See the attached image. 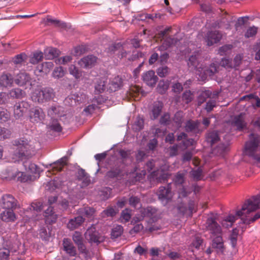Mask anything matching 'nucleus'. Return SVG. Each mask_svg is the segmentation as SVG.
<instances>
[{"label": "nucleus", "mask_w": 260, "mask_h": 260, "mask_svg": "<svg viewBox=\"0 0 260 260\" xmlns=\"http://www.w3.org/2000/svg\"><path fill=\"white\" fill-rule=\"evenodd\" d=\"M84 219L82 216H79L70 219L68 223V228L71 230H73L79 227L84 222Z\"/></svg>", "instance_id": "30"}, {"label": "nucleus", "mask_w": 260, "mask_h": 260, "mask_svg": "<svg viewBox=\"0 0 260 260\" xmlns=\"http://www.w3.org/2000/svg\"><path fill=\"white\" fill-rule=\"evenodd\" d=\"M72 58L71 56H64L62 57H60L59 58H57L55 59V62L57 64H66L68 62L71 61Z\"/></svg>", "instance_id": "53"}, {"label": "nucleus", "mask_w": 260, "mask_h": 260, "mask_svg": "<svg viewBox=\"0 0 260 260\" xmlns=\"http://www.w3.org/2000/svg\"><path fill=\"white\" fill-rule=\"evenodd\" d=\"M146 174V172L145 170H142L141 171L138 170L137 168H136L133 173V175H135V181H139L143 177H144Z\"/></svg>", "instance_id": "55"}, {"label": "nucleus", "mask_w": 260, "mask_h": 260, "mask_svg": "<svg viewBox=\"0 0 260 260\" xmlns=\"http://www.w3.org/2000/svg\"><path fill=\"white\" fill-rule=\"evenodd\" d=\"M199 57V52H194V54L189 57L187 64L190 70L196 71V74L199 76V79L204 81L208 77L213 76L216 72L217 68L214 63H212L209 67H207L206 63L200 60Z\"/></svg>", "instance_id": "2"}, {"label": "nucleus", "mask_w": 260, "mask_h": 260, "mask_svg": "<svg viewBox=\"0 0 260 260\" xmlns=\"http://www.w3.org/2000/svg\"><path fill=\"white\" fill-rule=\"evenodd\" d=\"M44 216L45 218V221L48 223L54 222L57 217V215L53 212L52 208L51 206H49L45 211Z\"/></svg>", "instance_id": "28"}, {"label": "nucleus", "mask_w": 260, "mask_h": 260, "mask_svg": "<svg viewBox=\"0 0 260 260\" xmlns=\"http://www.w3.org/2000/svg\"><path fill=\"white\" fill-rule=\"evenodd\" d=\"M1 218L2 220L6 222H13L16 219L15 214L13 209H6L1 214Z\"/></svg>", "instance_id": "26"}, {"label": "nucleus", "mask_w": 260, "mask_h": 260, "mask_svg": "<svg viewBox=\"0 0 260 260\" xmlns=\"http://www.w3.org/2000/svg\"><path fill=\"white\" fill-rule=\"evenodd\" d=\"M97 58L93 55L87 56L81 59L78 62L83 68H91L96 61Z\"/></svg>", "instance_id": "21"}, {"label": "nucleus", "mask_w": 260, "mask_h": 260, "mask_svg": "<svg viewBox=\"0 0 260 260\" xmlns=\"http://www.w3.org/2000/svg\"><path fill=\"white\" fill-rule=\"evenodd\" d=\"M259 208L260 194L246 200L241 209L237 210L235 215L230 214L225 217L222 221L221 224L223 227L229 228L239 218L240 223L245 225L249 224L260 218V211L253 214Z\"/></svg>", "instance_id": "1"}, {"label": "nucleus", "mask_w": 260, "mask_h": 260, "mask_svg": "<svg viewBox=\"0 0 260 260\" xmlns=\"http://www.w3.org/2000/svg\"><path fill=\"white\" fill-rule=\"evenodd\" d=\"M206 228L213 238L212 248L215 249L218 253H223L224 246L222 236V230L219 225L213 218H209L206 222Z\"/></svg>", "instance_id": "3"}, {"label": "nucleus", "mask_w": 260, "mask_h": 260, "mask_svg": "<svg viewBox=\"0 0 260 260\" xmlns=\"http://www.w3.org/2000/svg\"><path fill=\"white\" fill-rule=\"evenodd\" d=\"M45 57L48 59L53 58L58 54V50L54 48L49 47L44 50Z\"/></svg>", "instance_id": "41"}, {"label": "nucleus", "mask_w": 260, "mask_h": 260, "mask_svg": "<svg viewBox=\"0 0 260 260\" xmlns=\"http://www.w3.org/2000/svg\"><path fill=\"white\" fill-rule=\"evenodd\" d=\"M219 140L218 134L216 132L209 133L206 137V140L211 146L216 143Z\"/></svg>", "instance_id": "37"}, {"label": "nucleus", "mask_w": 260, "mask_h": 260, "mask_svg": "<svg viewBox=\"0 0 260 260\" xmlns=\"http://www.w3.org/2000/svg\"><path fill=\"white\" fill-rule=\"evenodd\" d=\"M78 179L79 181L81 182V187H86L90 183L89 177L83 170H80L78 171Z\"/></svg>", "instance_id": "25"}, {"label": "nucleus", "mask_w": 260, "mask_h": 260, "mask_svg": "<svg viewBox=\"0 0 260 260\" xmlns=\"http://www.w3.org/2000/svg\"><path fill=\"white\" fill-rule=\"evenodd\" d=\"M157 195L159 200L164 205H166L172 198V193L169 185L167 187H160Z\"/></svg>", "instance_id": "11"}, {"label": "nucleus", "mask_w": 260, "mask_h": 260, "mask_svg": "<svg viewBox=\"0 0 260 260\" xmlns=\"http://www.w3.org/2000/svg\"><path fill=\"white\" fill-rule=\"evenodd\" d=\"M123 232V228L121 225H116L112 230L111 236L113 238H117L119 237Z\"/></svg>", "instance_id": "50"}, {"label": "nucleus", "mask_w": 260, "mask_h": 260, "mask_svg": "<svg viewBox=\"0 0 260 260\" xmlns=\"http://www.w3.org/2000/svg\"><path fill=\"white\" fill-rule=\"evenodd\" d=\"M143 119L140 117H138L133 125V128L136 131H140L143 128Z\"/></svg>", "instance_id": "58"}, {"label": "nucleus", "mask_w": 260, "mask_h": 260, "mask_svg": "<svg viewBox=\"0 0 260 260\" xmlns=\"http://www.w3.org/2000/svg\"><path fill=\"white\" fill-rule=\"evenodd\" d=\"M11 131L5 128L0 127V140H4L9 138L11 136Z\"/></svg>", "instance_id": "51"}, {"label": "nucleus", "mask_w": 260, "mask_h": 260, "mask_svg": "<svg viewBox=\"0 0 260 260\" xmlns=\"http://www.w3.org/2000/svg\"><path fill=\"white\" fill-rule=\"evenodd\" d=\"M9 250L5 248L0 249V260H8L9 256Z\"/></svg>", "instance_id": "63"}, {"label": "nucleus", "mask_w": 260, "mask_h": 260, "mask_svg": "<svg viewBox=\"0 0 260 260\" xmlns=\"http://www.w3.org/2000/svg\"><path fill=\"white\" fill-rule=\"evenodd\" d=\"M194 210V204L192 202L189 203L188 208L183 204L178 207V210L180 213L187 216H191Z\"/></svg>", "instance_id": "32"}, {"label": "nucleus", "mask_w": 260, "mask_h": 260, "mask_svg": "<svg viewBox=\"0 0 260 260\" xmlns=\"http://www.w3.org/2000/svg\"><path fill=\"white\" fill-rule=\"evenodd\" d=\"M73 240L77 245L79 252V254H82L86 258H91L93 253L87 249L83 242L82 234L78 232H75L72 236Z\"/></svg>", "instance_id": "8"}, {"label": "nucleus", "mask_w": 260, "mask_h": 260, "mask_svg": "<svg viewBox=\"0 0 260 260\" xmlns=\"http://www.w3.org/2000/svg\"><path fill=\"white\" fill-rule=\"evenodd\" d=\"M233 21L229 15H225L222 18L221 21L218 23V27L222 29H229L231 28V23Z\"/></svg>", "instance_id": "33"}, {"label": "nucleus", "mask_w": 260, "mask_h": 260, "mask_svg": "<svg viewBox=\"0 0 260 260\" xmlns=\"http://www.w3.org/2000/svg\"><path fill=\"white\" fill-rule=\"evenodd\" d=\"M43 58V54L41 51H37L34 52L30 56L29 62L34 64L38 63Z\"/></svg>", "instance_id": "40"}, {"label": "nucleus", "mask_w": 260, "mask_h": 260, "mask_svg": "<svg viewBox=\"0 0 260 260\" xmlns=\"http://www.w3.org/2000/svg\"><path fill=\"white\" fill-rule=\"evenodd\" d=\"M131 217V211L128 209L123 210L121 215L120 219L122 222L128 221Z\"/></svg>", "instance_id": "57"}, {"label": "nucleus", "mask_w": 260, "mask_h": 260, "mask_svg": "<svg viewBox=\"0 0 260 260\" xmlns=\"http://www.w3.org/2000/svg\"><path fill=\"white\" fill-rule=\"evenodd\" d=\"M232 125L236 129L241 130L245 126L244 115L242 114L235 116L232 121Z\"/></svg>", "instance_id": "23"}, {"label": "nucleus", "mask_w": 260, "mask_h": 260, "mask_svg": "<svg viewBox=\"0 0 260 260\" xmlns=\"http://www.w3.org/2000/svg\"><path fill=\"white\" fill-rule=\"evenodd\" d=\"M27 56L25 54H20L16 56L13 59L15 64H22L26 59Z\"/></svg>", "instance_id": "59"}, {"label": "nucleus", "mask_w": 260, "mask_h": 260, "mask_svg": "<svg viewBox=\"0 0 260 260\" xmlns=\"http://www.w3.org/2000/svg\"><path fill=\"white\" fill-rule=\"evenodd\" d=\"M257 27L254 26L249 27L245 32V37L248 38L254 36L257 32Z\"/></svg>", "instance_id": "56"}, {"label": "nucleus", "mask_w": 260, "mask_h": 260, "mask_svg": "<svg viewBox=\"0 0 260 260\" xmlns=\"http://www.w3.org/2000/svg\"><path fill=\"white\" fill-rule=\"evenodd\" d=\"M202 172L200 168L192 170L191 172V175L194 180H200L202 177Z\"/></svg>", "instance_id": "61"}, {"label": "nucleus", "mask_w": 260, "mask_h": 260, "mask_svg": "<svg viewBox=\"0 0 260 260\" xmlns=\"http://www.w3.org/2000/svg\"><path fill=\"white\" fill-rule=\"evenodd\" d=\"M180 190L179 191V198L185 197L187 195V194L191 192L192 190V187H185L184 186H182L181 188L180 189Z\"/></svg>", "instance_id": "60"}, {"label": "nucleus", "mask_w": 260, "mask_h": 260, "mask_svg": "<svg viewBox=\"0 0 260 260\" xmlns=\"http://www.w3.org/2000/svg\"><path fill=\"white\" fill-rule=\"evenodd\" d=\"M259 143V137L254 134H250L249 140L245 144L244 153L260 162V156L257 154Z\"/></svg>", "instance_id": "4"}, {"label": "nucleus", "mask_w": 260, "mask_h": 260, "mask_svg": "<svg viewBox=\"0 0 260 260\" xmlns=\"http://www.w3.org/2000/svg\"><path fill=\"white\" fill-rule=\"evenodd\" d=\"M67 160L68 157H63L58 161L49 165L53 173H54L55 172H59L62 170V168L67 165Z\"/></svg>", "instance_id": "22"}, {"label": "nucleus", "mask_w": 260, "mask_h": 260, "mask_svg": "<svg viewBox=\"0 0 260 260\" xmlns=\"http://www.w3.org/2000/svg\"><path fill=\"white\" fill-rule=\"evenodd\" d=\"M53 63L51 61H48L44 62L41 65V69L40 70V72L44 73L45 74H48L51 69L53 67Z\"/></svg>", "instance_id": "48"}, {"label": "nucleus", "mask_w": 260, "mask_h": 260, "mask_svg": "<svg viewBox=\"0 0 260 260\" xmlns=\"http://www.w3.org/2000/svg\"><path fill=\"white\" fill-rule=\"evenodd\" d=\"M14 145L16 146V155L18 158L29 156L31 155V152L34 151V147L31 142L24 138L16 140Z\"/></svg>", "instance_id": "5"}, {"label": "nucleus", "mask_w": 260, "mask_h": 260, "mask_svg": "<svg viewBox=\"0 0 260 260\" xmlns=\"http://www.w3.org/2000/svg\"><path fill=\"white\" fill-rule=\"evenodd\" d=\"M85 239L90 243H100L104 240V237L96 231L94 225L89 228L85 233Z\"/></svg>", "instance_id": "9"}, {"label": "nucleus", "mask_w": 260, "mask_h": 260, "mask_svg": "<svg viewBox=\"0 0 260 260\" xmlns=\"http://www.w3.org/2000/svg\"><path fill=\"white\" fill-rule=\"evenodd\" d=\"M10 96L13 98H22L25 95V93L19 88H15L11 90L9 92Z\"/></svg>", "instance_id": "42"}, {"label": "nucleus", "mask_w": 260, "mask_h": 260, "mask_svg": "<svg viewBox=\"0 0 260 260\" xmlns=\"http://www.w3.org/2000/svg\"><path fill=\"white\" fill-rule=\"evenodd\" d=\"M183 112L181 111L177 112L174 116V121L176 123L178 127H181L182 122Z\"/></svg>", "instance_id": "54"}, {"label": "nucleus", "mask_w": 260, "mask_h": 260, "mask_svg": "<svg viewBox=\"0 0 260 260\" xmlns=\"http://www.w3.org/2000/svg\"><path fill=\"white\" fill-rule=\"evenodd\" d=\"M45 116L42 109L37 107L32 109L29 113L30 120L34 123L41 122L44 120Z\"/></svg>", "instance_id": "14"}, {"label": "nucleus", "mask_w": 260, "mask_h": 260, "mask_svg": "<svg viewBox=\"0 0 260 260\" xmlns=\"http://www.w3.org/2000/svg\"><path fill=\"white\" fill-rule=\"evenodd\" d=\"M17 169L9 167L2 172V177L7 180H15L17 177Z\"/></svg>", "instance_id": "20"}, {"label": "nucleus", "mask_w": 260, "mask_h": 260, "mask_svg": "<svg viewBox=\"0 0 260 260\" xmlns=\"http://www.w3.org/2000/svg\"><path fill=\"white\" fill-rule=\"evenodd\" d=\"M29 103L25 101H22L16 103L14 107V115L16 119L22 117L29 108Z\"/></svg>", "instance_id": "10"}, {"label": "nucleus", "mask_w": 260, "mask_h": 260, "mask_svg": "<svg viewBox=\"0 0 260 260\" xmlns=\"http://www.w3.org/2000/svg\"><path fill=\"white\" fill-rule=\"evenodd\" d=\"M169 86V81L168 80L165 81L164 80H162L159 82L157 89L159 93L163 94L167 90Z\"/></svg>", "instance_id": "44"}, {"label": "nucleus", "mask_w": 260, "mask_h": 260, "mask_svg": "<svg viewBox=\"0 0 260 260\" xmlns=\"http://www.w3.org/2000/svg\"><path fill=\"white\" fill-rule=\"evenodd\" d=\"M62 245L63 250L69 256H75L77 254L76 248L70 239H64Z\"/></svg>", "instance_id": "19"}, {"label": "nucleus", "mask_w": 260, "mask_h": 260, "mask_svg": "<svg viewBox=\"0 0 260 260\" xmlns=\"http://www.w3.org/2000/svg\"><path fill=\"white\" fill-rule=\"evenodd\" d=\"M69 71L70 74L73 75L76 79L80 78L82 76L81 72L74 65L70 66L69 68Z\"/></svg>", "instance_id": "49"}, {"label": "nucleus", "mask_w": 260, "mask_h": 260, "mask_svg": "<svg viewBox=\"0 0 260 260\" xmlns=\"http://www.w3.org/2000/svg\"><path fill=\"white\" fill-rule=\"evenodd\" d=\"M122 80L119 76L115 77L110 82L109 88L112 91L118 89L122 85Z\"/></svg>", "instance_id": "36"}, {"label": "nucleus", "mask_w": 260, "mask_h": 260, "mask_svg": "<svg viewBox=\"0 0 260 260\" xmlns=\"http://www.w3.org/2000/svg\"><path fill=\"white\" fill-rule=\"evenodd\" d=\"M151 175L153 178L161 182L162 180H165L167 178L168 174L161 169L160 171L158 170L156 172H153Z\"/></svg>", "instance_id": "38"}, {"label": "nucleus", "mask_w": 260, "mask_h": 260, "mask_svg": "<svg viewBox=\"0 0 260 260\" xmlns=\"http://www.w3.org/2000/svg\"><path fill=\"white\" fill-rule=\"evenodd\" d=\"M16 179L21 182H25L31 180V177L26 175L24 172L19 171L17 170V177Z\"/></svg>", "instance_id": "45"}, {"label": "nucleus", "mask_w": 260, "mask_h": 260, "mask_svg": "<svg viewBox=\"0 0 260 260\" xmlns=\"http://www.w3.org/2000/svg\"><path fill=\"white\" fill-rule=\"evenodd\" d=\"M13 83V78L11 74L5 73L0 76V85L8 87L11 86Z\"/></svg>", "instance_id": "24"}, {"label": "nucleus", "mask_w": 260, "mask_h": 260, "mask_svg": "<svg viewBox=\"0 0 260 260\" xmlns=\"http://www.w3.org/2000/svg\"><path fill=\"white\" fill-rule=\"evenodd\" d=\"M202 243L203 240L199 236H197L192 241L189 247V249L192 252H194V250L193 249V248H194L195 249L199 250L200 249V247L202 246Z\"/></svg>", "instance_id": "43"}, {"label": "nucleus", "mask_w": 260, "mask_h": 260, "mask_svg": "<svg viewBox=\"0 0 260 260\" xmlns=\"http://www.w3.org/2000/svg\"><path fill=\"white\" fill-rule=\"evenodd\" d=\"M141 88L137 86H132L128 91H127L126 96L127 98H134L135 100H138L137 96L139 95Z\"/></svg>", "instance_id": "35"}, {"label": "nucleus", "mask_w": 260, "mask_h": 260, "mask_svg": "<svg viewBox=\"0 0 260 260\" xmlns=\"http://www.w3.org/2000/svg\"><path fill=\"white\" fill-rule=\"evenodd\" d=\"M30 79L29 76L27 73L25 72H21L17 75L15 81L17 85L22 86L29 82Z\"/></svg>", "instance_id": "31"}, {"label": "nucleus", "mask_w": 260, "mask_h": 260, "mask_svg": "<svg viewBox=\"0 0 260 260\" xmlns=\"http://www.w3.org/2000/svg\"><path fill=\"white\" fill-rule=\"evenodd\" d=\"M200 122L198 120H188L185 125V129L188 132L198 133L200 131L199 125Z\"/></svg>", "instance_id": "27"}, {"label": "nucleus", "mask_w": 260, "mask_h": 260, "mask_svg": "<svg viewBox=\"0 0 260 260\" xmlns=\"http://www.w3.org/2000/svg\"><path fill=\"white\" fill-rule=\"evenodd\" d=\"M106 82L107 80L105 78L100 79L98 80L95 85V90L99 93L103 92L106 88Z\"/></svg>", "instance_id": "39"}, {"label": "nucleus", "mask_w": 260, "mask_h": 260, "mask_svg": "<svg viewBox=\"0 0 260 260\" xmlns=\"http://www.w3.org/2000/svg\"><path fill=\"white\" fill-rule=\"evenodd\" d=\"M184 173H178L174 180L175 184L177 185L181 184L184 182Z\"/></svg>", "instance_id": "62"}, {"label": "nucleus", "mask_w": 260, "mask_h": 260, "mask_svg": "<svg viewBox=\"0 0 260 260\" xmlns=\"http://www.w3.org/2000/svg\"><path fill=\"white\" fill-rule=\"evenodd\" d=\"M123 50L124 47L120 43H118L110 46L108 49H106V51L109 56H112L115 54L122 58L125 56L126 53Z\"/></svg>", "instance_id": "12"}, {"label": "nucleus", "mask_w": 260, "mask_h": 260, "mask_svg": "<svg viewBox=\"0 0 260 260\" xmlns=\"http://www.w3.org/2000/svg\"><path fill=\"white\" fill-rule=\"evenodd\" d=\"M156 209L152 207H147L146 208H142L140 212L141 215L135 216L132 220V223H135L138 221H141L144 217H151L156 212Z\"/></svg>", "instance_id": "15"}, {"label": "nucleus", "mask_w": 260, "mask_h": 260, "mask_svg": "<svg viewBox=\"0 0 260 260\" xmlns=\"http://www.w3.org/2000/svg\"><path fill=\"white\" fill-rule=\"evenodd\" d=\"M61 108L60 107L52 106L48 111V115L51 118V121L48 124L49 127L55 132H60L61 127L57 121V119L62 116L60 113Z\"/></svg>", "instance_id": "7"}, {"label": "nucleus", "mask_w": 260, "mask_h": 260, "mask_svg": "<svg viewBox=\"0 0 260 260\" xmlns=\"http://www.w3.org/2000/svg\"><path fill=\"white\" fill-rule=\"evenodd\" d=\"M239 230L237 228L233 229L230 236L231 244L233 248H235L237 245V238L239 235Z\"/></svg>", "instance_id": "46"}, {"label": "nucleus", "mask_w": 260, "mask_h": 260, "mask_svg": "<svg viewBox=\"0 0 260 260\" xmlns=\"http://www.w3.org/2000/svg\"><path fill=\"white\" fill-rule=\"evenodd\" d=\"M23 165L26 171L32 174H39L42 171L36 164L32 163L29 160L23 161Z\"/></svg>", "instance_id": "29"}, {"label": "nucleus", "mask_w": 260, "mask_h": 260, "mask_svg": "<svg viewBox=\"0 0 260 260\" xmlns=\"http://www.w3.org/2000/svg\"><path fill=\"white\" fill-rule=\"evenodd\" d=\"M53 96V90L50 88H38L33 91L31 95L32 100L38 103H43L47 101Z\"/></svg>", "instance_id": "6"}, {"label": "nucleus", "mask_w": 260, "mask_h": 260, "mask_svg": "<svg viewBox=\"0 0 260 260\" xmlns=\"http://www.w3.org/2000/svg\"><path fill=\"white\" fill-rule=\"evenodd\" d=\"M162 103L160 102L154 103L151 110L150 117L151 119H156L159 115L162 108Z\"/></svg>", "instance_id": "34"}, {"label": "nucleus", "mask_w": 260, "mask_h": 260, "mask_svg": "<svg viewBox=\"0 0 260 260\" xmlns=\"http://www.w3.org/2000/svg\"><path fill=\"white\" fill-rule=\"evenodd\" d=\"M10 117L9 112L6 109L0 107V120L3 122L7 121Z\"/></svg>", "instance_id": "52"}, {"label": "nucleus", "mask_w": 260, "mask_h": 260, "mask_svg": "<svg viewBox=\"0 0 260 260\" xmlns=\"http://www.w3.org/2000/svg\"><path fill=\"white\" fill-rule=\"evenodd\" d=\"M1 204L4 209H13L16 206V200L10 194H5L2 197Z\"/></svg>", "instance_id": "13"}, {"label": "nucleus", "mask_w": 260, "mask_h": 260, "mask_svg": "<svg viewBox=\"0 0 260 260\" xmlns=\"http://www.w3.org/2000/svg\"><path fill=\"white\" fill-rule=\"evenodd\" d=\"M169 71V69L167 67H162L157 69V73L160 77H164L168 74Z\"/></svg>", "instance_id": "64"}, {"label": "nucleus", "mask_w": 260, "mask_h": 260, "mask_svg": "<svg viewBox=\"0 0 260 260\" xmlns=\"http://www.w3.org/2000/svg\"><path fill=\"white\" fill-rule=\"evenodd\" d=\"M143 81L149 86H153L157 81V77L153 71H148L144 73L142 75Z\"/></svg>", "instance_id": "17"}, {"label": "nucleus", "mask_w": 260, "mask_h": 260, "mask_svg": "<svg viewBox=\"0 0 260 260\" xmlns=\"http://www.w3.org/2000/svg\"><path fill=\"white\" fill-rule=\"evenodd\" d=\"M221 35L218 31H209L205 38L208 46H211L218 42L221 38Z\"/></svg>", "instance_id": "18"}, {"label": "nucleus", "mask_w": 260, "mask_h": 260, "mask_svg": "<svg viewBox=\"0 0 260 260\" xmlns=\"http://www.w3.org/2000/svg\"><path fill=\"white\" fill-rule=\"evenodd\" d=\"M44 206L43 205V204L41 202H33L31 204V206L29 208V210H27L25 216L23 217V220H25V222H27V218H28L30 219V218L33 219H35V217H34V214L32 215V216L30 215V214L29 213L30 212H34V213L35 214L36 212L38 213L40 212L43 208H44Z\"/></svg>", "instance_id": "16"}, {"label": "nucleus", "mask_w": 260, "mask_h": 260, "mask_svg": "<svg viewBox=\"0 0 260 260\" xmlns=\"http://www.w3.org/2000/svg\"><path fill=\"white\" fill-rule=\"evenodd\" d=\"M65 72L63 70L62 67H59L55 68L52 73V76L55 79H59L64 76Z\"/></svg>", "instance_id": "47"}]
</instances>
